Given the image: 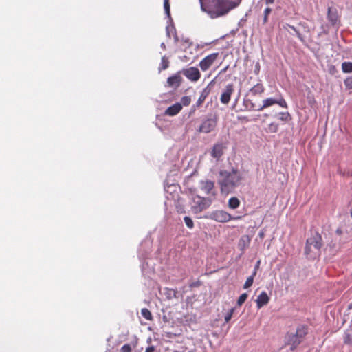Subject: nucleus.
<instances>
[{"label":"nucleus","instance_id":"1","mask_svg":"<svg viewBox=\"0 0 352 352\" xmlns=\"http://www.w3.org/2000/svg\"><path fill=\"white\" fill-rule=\"evenodd\" d=\"M242 179L241 175L236 169H232L230 172L221 170L218 184L220 186L221 192L229 193L232 192L240 184Z\"/></svg>","mask_w":352,"mask_h":352},{"label":"nucleus","instance_id":"2","mask_svg":"<svg viewBox=\"0 0 352 352\" xmlns=\"http://www.w3.org/2000/svg\"><path fill=\"white\" fill-rule=\"evenodd\" d=\"M241 0H212L214 9L208 11L212 18H217L227 14L230 10L238 7Z\"/></svg>","mask_w":352,"mask_h":352},{"label":"nucleus","instance_id":"3","mask_svg":"<svg viewBox=\"0 0 352 352\" xmlns=\"http://www.w3.org/2000/svg\"><path fill=\"white\" fill-rule=\"evenodd\" d=\"M322 245V239L321 235L316 232L311 237L308 238L306 241L305 248V254L306 255L310 254L311 248L314 247L316 250H320Z\"/></svg>","mask_w":352,"mask_h":352},{"label":"nucleus","instance_id":"4","mask_svg":"<svg viewBox=\"0 0 352 352\" xmlns=\"http://www.w3.org/2000/svg\"><path fill=\"white\" fill-rule=\"evenodd\" d=\"M274 104H278L281 107L287 108V104L283 97V96L278 93L274 98H267L263 101V105L258 109V111H262Z\"/></svg>","mask_w":352,"mask_h":352},{"label":"nucleus","instance_id":"5","mask_svg":"<svg viewBox=\"0 0 352 352\" xmlns=\"http://www.w3.org/2000/svg\"><path fill=\"white\" fill-rule=\"evenodd\" d=\"M210 218L220 223H226L232 219L236 220L240 219L239 217H232L230 213L224 210H216L211 212Z\"/></svg>","mask_w":352,"mask_h":352},{"label":"nucleus","instance_id":"6","mask_svg":"<svg viewBox=\"0 0 352 352\" xmlns=\"http://www.w3.org/2000/svg\"><path fill=\"white\" fill-rule=\"evenodd\" d=\"M217 120L216 118H208L203 121L198 131L199 133H208L212 131L217 126Z\"/></svg>","mask_w":352,"mask_h":352},{"label":"nucleus","instance_id":"7","mask_svg":"<svg viewBox=\"0 0 352 352\" xmlns=\"http://www.w3.org/2000/svg\"><path fill=\"white\" fill-rule=\"evenodd\" d=\"M219 53L214 52L208 54L199 62V67L203 72L207 71L219 57Z\"/></svg>","mask_w":352,"mask_h":352},{"label":"nucleus","instance_id":"8","mask_svg":"<svg viewBox=\"0 0 352 352\" xmlns=\"http://www.w3.org/2000/svg\"><path fill=\"white\" fill-rule=\"evenodd\" d=\"M182 73L190 81L197 82L201 78V73L198 68L195 67H190L188 68L183 69Z\"/></svg>","mask_w":352,"mask_h":352},{"label":"nucleus","instance_id":"9","mask_svg":"<svg viewBox=\"0 0 352 352\" xmlns=\"http://www.w3.org/2000/svg\"><path fill=\"white\" fill-rule=\"evenodd\" d=\"M194 203L195 204L194 208L199 212L206 209L210 205V201L208 199L199 196L194 199Z\"/></svg>","mask_w":352,"mask_h":352},{"label":"nucleus","instance_id":"10","mask_svg":"<svg viewBox=\"0 0 352 352\" xmlns=\"http://www.w3.org/2000/svg\"><path fill=\"white\" fill-rule=\"evenodd\" d=\"M234 92V85L233 84H228L226 85L224 91L221 95L220 100L221 102L227 104L229 103L230 100L231 95Z\"/></svg>","mask_w":352,"mask_h":352},{"label":"nucleus","instance_id":"11","mask_svg":"<svg viewBox=\"0 0 352 352\" xmlns=\"http://www.w3.org/2000/svg\"><path fill=\"white\" fill-rule=\"evenodd\" d=\"M226 146L223 143L215 144L211 150L210 155L213 158L219 160L223 155Z\"/></svg>","mask_w":352,"mask_h":352},{"label":"nucleus","instance_id":"12","mask_svg":"<svg viewBox=\"0 0 352 352\" xmlns=\"http://www.w3.org/2000/svg\"><path fill=\"white\" fill-rule=\"evenodd\" d=\"M251 237L249 235H243L239 240L238 248L241 251L242 254L244 253L245 250L249 248L251 243Z\"/></svg>","mask_w":352,"mask_h":352},{"label":"nucleus","instance_id":"13","mask_svg":"<svg viewBox=\"0 0 352 352\" xmlns=\"http://www.w3.org/2000/svg\"><path fill=\"white\" fill-rule=\"evenodd\" d=\"M302 342L295 333H289L287 337V344L291 346V350H294Z\"/></svg>","mask_w":352,"mask_h":352},{"label":"nucleus","instance_id":"14","mask_svg":"<svg viewBox=\"0 0 352 352\" xmlns=\"http://www.w3.org/2000/svg\"><path fill=\"white\" fill-rule=\"evenodd\" d=\"M182 78L179 73L168 78L167 84L169 87L177 88L180 86Z\"/></svg>","mask_w":352,"mask_h":352},{"label":"nucleus","instance_id":"15","mask_svg":"<svg viewBox=\"0 0 352 352\" xmlns=\"http://www.w3.org/2000/svg\"><path fill=\"white\" fill-rule=\"evenodd\" d=\"M270 302V297L265 292H262L256 300V307L260 309Z\"/></svg>","mask_w":352,"mask_h":352},{"label":"nucleus","instance_id":"16","mask_svg":"<svg viewBox=\"0 0 352 352\" xmlns=\"http://www.w3.org/2000/svg\"><path fill=\"white\" fill-rule=\"evenodd\" d=\"M211 83L212 82H210L206 87H205L202 90V91L200 94V96L196 102V104H195L196 107H201L202 105V104L204 102V101L206 100V98L210 94V93L211 91V88L210 87V85H211Z\"/></svg>","mask_w":352,"mask_h":352},{"label":"nucleus","instance_id":"17","mask_svg":"<svg viewBox=\"0 0 352 352\" xmlns=\"http://www.w3.org/2000/svg\"><path fill=\"white\" fill-rule=\"evenodd\" d=\"M182 109V104L177 102L167 108V109L165 111V115L174 116L178 114Z\"/></svg>","mask_w":352,"mask_h":352},{"label":"nucleus","instance_id":"18","mask_svg":"<svg viewBox=\"0 0 352 352\" xmlns=\"http://www.w3.org/2000/svg\"><path fill=\"white\" fill-rule=\"evenodd\" d=\"M214 187V183L210 180H205L201 182V189L207 195L212 193Z\"/></svg>","mask_w":352,"mask_h":352},{"label":"nucleus","instance_id":"19","mask_svg":"<svg viewBox=\"0 0 352 352\" xmlns=\"http://www.w3.org/2000/svg\"><path fill=\"white\" fill-rule=\"evenodd\" d=\"M327 18L332 25H335L339 19L337 10L329 7L328 8Z\"/></svg>","mask_w":352,"mask_h":352},{"label":"nucleus","instance_id":"20","mask_svg":"<svg viewBox=\"0 0 352 352\" xmlns=\"http://www.w3.org/2000/svg\"><path fill=\"white\" fill-rule=\"evenodd\" d=\"M240 201L236 197H232L228 200V207L231 209H236L240 206Z\"/></svg>","mask_w":352,"mask_h":352},{"label":"nucleus","instance_id":"21","mask_svg":"<svg viewBox=\"0 0 352 352\" xmlns=\"http://www.w3.org/2000/svg\"><path fill=\"white\" fill-rule=\"evenodd\" d=\"M265 90L264 87L262 84L258 83L254 85L251 89L250 91L254 95L261 94Z\"/></svg>","mask_w":352,"mask_h":352},{"label":"nucleus","instance_id":"22","mask_svg":"<svg viewBox=\"0 0 352 352\" xmlns=\"http://www.w3.org/2000/svg\"><path fill=\"white\" fill-rule=\"evenodd\" d=\"M298 336V338L302 340L303 337L307 334V329L305 326H300L297 328L296 332L295 333Z\"/></svg>","mask_w":352,"mask_h":352},{"label":"nucleus","instance_id":"23","mask_svg":"<svg viewBox=\"0 0 352 352\" xmlns=\"http://www.w3.org/2000/svg\"><path fill=\"white\" fill-rule=\"evenodd\" d=\"M256 270H254L253 274H252V276H249L247 278L245 284L243 285V288L244 289H248V288L250 287L252 285L253 282H254V278L256 276Z\"/></svg>","mask_w":352,"mask_h":352},{"label":"nucleus","instance_id":"24","mask_svg":"<svg viewBox=\"0 0 352 352\" xmlns=\"http://www.w3.org/2000/svg\"><path fill=\"white\" fill-rule=\"evenodd\" d=\"M342 70L344 73L352 72V62H343L342 64Z\"/></svg>","mask_w":352,"mask_h":352},{"label":"nucleus","instance_id":"25","mask_svg":"<svg viewBox=\"0 0 352 352\" xmlns=\"http://www.w3.org/2000/svg\"><path fill=\"white\" fill-rule=\"evenodd\" d=\"M169 67V60L166 56H163L159 67L160 71L165 70Z\"/></svg>","mask_w":352,"mask_h":352},{"label":"nucleus","instance_id":"26","mask_svg":"<svg viewBox=\"0 0 352 352\" xmlns=\"http://www.w3.org/2000/svg\"><path fill=\"white\" fill-rule=\"evenodd\" d=\"M278 119L281 121L288 122L291 120V116L289 112H281L278 113Z\"/></svg>","mask_w":352,"mask_h":352},{"label":"nucleus","instance_id":"27","mask_svg":"<svg viewBox=\"0 0 352 352\" xmlns=\"http://www.w3.org/2000/svg\"><path fill=\"white\" fill-rule=\"evenodd\" d=\"M142 316L148 320H151L153 319L151 312L147 308H143L141 310Z\"/></svg>","mask_w":352,"mask_h":352},{"label":"nucleus","instance_id":"28","mask_svg":"<svg viewBox=\"0 0 352 352\" xmlns=\"http://www.w3.org/2000/svg\"><path fill=\"white\" fill-rule=\"evenodd\" d=\"M278 130V124L275 122H272L268 125V131L270 133H276Z\"/></svg>","mask_w":352,"mask_h":352},{"label":"nucleus","instance_id":"29","mask_svg":"<svg viewBox=\"0 0 352 352\" xmlns=\"http://www.w3.org/2000/svg\"><path fill=\"white\" fill-rule=\"evenodd\" d=\"M191 102V98L188 96H183L181 99V103L182 106H188Z\"/></svg>","mask_w":352,"mask_h":352},{"label":"nucleus","instance_id":"30","mask_svg":"<svg viewBox=\"0 0 352 352\" xmlns=\"http://www.w3.org/2000/svg\"><path fill=\"white\" fill-rule=\"evenodd\" d=\"M178 292L174 289H167L166 295L168 298H177Z\"/></svg>","mask_w":352,"mask_h":352},{"label":"nucleus","instance_id":"31","mask_svg":"<svg viewBox=\"0 0 352 352\" xmlns=\"http://www.w3.org/2000/svg\"><path fill=\"white\" fill-rule=\"evenodd\" d=\"M184 222H185V223H186V226L188 228H190V229L193 228V227H194V223H193V221H192V219H191L190 217H185L184 218Z\"/></svg>","mask_w":352,"mask_h":352},{"label":"nucleus","instance_id":"32","mask_svg":"<svg viewBox=\"0 0 352 352\" xmlns=\"http://www.w3.org/2000/svg\"><path fill=\"white\" fill-rule=\"evenodd\" d=\"M248 298V294L246 293L242 294L237 300V305L241 306L246 299Z\"/></svg>","mask_w":352,"mask_h":352},{"label":"nucleus","instance_id":"33","mask_svg":"<svg viewBox=\"0 0 352 352\" xmlns=\"http://www.w3.org/2000/svg\"><path fill=\"white\" fill-rule=\"evenodd\" d=\"M344 342L345 344H352V333H346L344 337Z\"/></svg>","mask_w":352,"mask_h":352},{"label":"nucleus","instance_id":"34","mask_svg":"<svg viewBox=\"0 0 352 352\" xmlns=\"http://www.w3.org/2000/svg\"><path fill=\"white\" fill-rule=\"evenodd\" d=\"M234 311V308H232L229 310V311L225 316V322L228 323L232 318V315Z\"/></svg>","mask_w":352,"mask_h":352},{"label":"nucleus","instance_id":"35","mask_svg":"<svg viewBox=\"0 0 352 352\" xmlns=\"http://www.w3.org/2000/svg\"><path fill=\"white\" fill-rule=\"evenodd\" d=\"M164 8L165 10V12L167 14L168 16H170V3L169 0H164Z\"/></svg>","mask_w":352,"mask_h":352},{"label":"nucleus","instance_id":"36","mask_svg":"<svg viewBox=\"0 0 352 352\" xmlns=\"http://www.w3.org/2000/svg\"><path fill=\"white\" fill-rule=\"evenodd\" d=\"M289 28H291V29H292V30H293V31H294V32H295V33H296V34L297 37H298V38L301 41H304V38H303V36H302V34H301V33H300L298 30H296V28L294 26H293V25H290V26H289Z\"/></svg>","mask_w":352,"mask_h":352},{"label":"nucleus","instance_id":"37","mask_svg":"<svg viewBox=\"0 0 352 352\" xmlns=\"http://www.w3.org/2000/svg\"><path fill=\"white\" fill-rule=\"evenodd\" d=\"M271 12H272V10L270 8H266L265 9V10H264V17H263V22L265 23H267V21L268 20V16H269V14H270Z\"/></svg>","mask_w":352,"mask_h":352},{"label":"nucleus","instance_id":"38","mask_svg":"<svg viewBox=\"0 0 352 352\" xmlns=\"http://www.w3.org/2000/svg\"><path fill=\"white\" fill-rule=\"evenodd\" d=\"M120 352H131V347L130 344H125L123 345L120 349Z\"/></svg>","mask_w":352,"mask_h":352},{"label":"nucleus","instance_id":"39","mask_svg":"<svg viewBox=\"0 0 352 352\" xmlns=\"http://www.w3.org/2000/svg\"><path fill=\"white\" fill-rule=\"evenodd\" d=\"M344 85L349 89H352V77L347 78L344 80Z\"/></svg>","mask_w":352,"mask_h":352},{"label":"nucleus","instance_id":"40","mask_svg":"<svg viewBox=\"0 0 352 352\" xmlns=\"http://www.w3.org/2000/svg\"><path fill=\"white\" fill-rule=\"evenodd\" d=\"M182 42L186 47H190L192 45V43L190 41L189 38H186L182 40Z\"/></svg>","mask_w":352,"mask_h":352},{"label":"nucleus","instance_id":"41","mask_svg":"<svg viewBox=\"0 0 352 352\" xmlns=\"http://www.w3.org/2000/svg\"><path fill=\"white\" fill-rule=\"evenodd\" d=\"M289 26H290V25H289V24H288V23H285V24H284V25H283V30H285V31H287V32H289V30H288V29L289 28Z\"/></svg>","mask_w":352,"mask_h":352},{"label":"nucleus","instance_id":"42","mask_svg":"<svg viewBox=\"0 0 352 352\" xmlns=\"http://www.w3.org/2000/svg\"><path fill=\"white\" fill-rule=\"evenodd\" d=\"M154 351H155L154 346H151L146 348L145 352H154Z\"/></svg>","mask_w":352,"mask_h":352},{"label":"nucleus","instance_id":"43","mask_svg":"<svg viewBox=\"0 0 352 352\" xmlns=\"http://www.w3.org/2000/svg\"><path fill=\"white\" fill-rule=\"evenodd\" d=\"M275 0H265L266 4H272L274 2Z\"/></svg>","mask_w":352,"mask_h":352},{"label":"nucleus","instance_id":"44","mask_svg":"<svg viewBox=\"0 0 352 352\" xmlns=\"http://www.w3.org/2000/svg\"><path fill=\"white\" fill-rule=\"evenodd\" d=\"M259 265H260V261H258L257 262V263H256V266H255V269H254V270H256V271L257 270V269H258V267H259Z\"/></svg>","mask_w":352,"mask_h":352},{"label":"nucleus","instance_id":"45","mask_svg":"<svg viewBox=\"0 0 352 352\" xmlns=\"http://www.w3.org/2000/svg\"><path fill=\"white\" fill-rule=\"evenodd\" d=\"M228 67L227 66V67H226L225 68H223V69L220 72V74H222V73L226 72V71L227 70Z\"/></svg>","mask_w":352,"mask_h":352},{"label":"nucleus","instance_id":"46","mask_svg":"<svg viewBox=\"0 0 352 352\" xmlns=\"http://www.w3.org/2000/svg\"><path fill=\"white\" fill-rule=\"evenodd\" d=\"M242 119L245 120L246 121H249V120L246 119L245 117H243Z\"/></svg>","mask_w":352,"mask_h":352},{"label":"nucleus","instance_id":"47","mask_svg":"<svg viewBox=\"0 0 352 352\" xmlns=\"http://www.w3.org/2000/svg\"><path fill=\"white\" fill-rule=\"evenodd\" d=\"M349 309H352V305H350L349 306Z\"/></svg>","mask_w":352,"mask_h":352},{"label":"nucleus","instance_id":"48","mask_svg":"<svg viewBox=\"0 0 352 352\" xmlns=\"http://www.w3.org/2000/svg\"><path fill=\"white\" fill-rule=\"evenodd\" d=\"M174 352H185V351H174Z\"/></svg>","mask_w":352,"mask_h":352},{"label":"nucleus","instance_id":"49","mask_svg":"<svg viewBox=\"0 0 352 352\" xmlns=\"http://www.w3.org/2000/svg\"><path fill=\"white\" fill-rule=\"evenodd\" d=\"M351 216L352 217V208H351Z\"/></svg>","mask_w":352,"mask_h":352}]
</instances>
